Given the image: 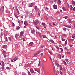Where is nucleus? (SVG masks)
I'll list each match as a JSON object with an SVG mask.
<instances>
[{
    "instance_id": "obj_1",
    "label": "nucleus",
    "mask_w": 75,
    "mask_h": 75,
    "mask_svg": "<svg viewBox=\"0 0 75 75\" xmlns=\"http://www.w3.org/2000/svg\"><path fill=\"white\" fill-rule=\"evenodd\" d=\"M0 11L4 12V6H3L0 9Z\"/></svg>"
},
{
    "instance_id": "obj_2",
    "label": "nucleus",
    "mask_w": 75,
    "mask_h": 75,
    "mask_svg": "<svg viewBox=\"0 0 75 75\" xmlns=\"http://www.w3.org/2000/svg\"><path fill=\"white\" fill-rule=\"evenodd\" d=\"M35 4V3H32L31 4H29V6H30V7H32V6H33V5Z\"/></svg>"
},
{
    "instance_id": "obj_3",
    "label": "nucleus",
    "mask_w": 75,
    "mask_h": 75,
    "mask_svg": "<svg viewBox=\"0 0 75 75\" xmlns=\"http://www.w3.org/2000/svg\"><path fill=\"white\" fill-rule=\"evenodd\" d=\"M30 71L31 74H33V73H35V72H34V70H33L32 69H30Z\"/></svg>"
},
{
    "instance_id": "obj_4",
    "label": "nucleus",
    "mask_w": 75,
    "mask_h": 75,
    "mask_svg": "<svg viewBox=\"0 0 75 75\" xmlns=\"http://www.w3.org/2000/svg\"><path fill=\"white\" fill-rule=\"evenodd\" d=\"M24 24L26 26H27V25H28V23H27V21H25Z\"/></svg>"
},
{
    "instance_id": "obj_5",
    "label": "nucleus",
    "mask_w": 75,
    "mask_h": 75,
    "mask_svg": "<svg viewBox=\"0 0 75 75\" xmlns=\"http://www.w3.org/2000/svg\"><path fill=\"white\" fill-rule=\"evenodd\" d=\"M35 10L36 11H38L39 9L37 6H35Z\"/></svg>"
},
{
    "instance_id": "obj_6",
    "label": "nucleus",
    "mask_w": 75,
    "mask_h": 75,
    "mask_svg": "<svg viewBox=\"0 0 75 75\" xmlns=\"http://www.w3.org/2000/svg\"><path fill=\"white\" fill-rule=\"evenodd\" d=\"M29 46H32L33 45V42H31L29 43Z\"/></svg>"
},
{
    "instance_id": "obj_7",
    "label": "nucleus",
    "mask_w": 75,
    "mask_h": 75,
    "mask_svg": "<svg viewBox=\"0 0 75 75\" xmlns=\"http://www.w3.org/2000/svg\"><path fill=\"white\" fill-rule=\"evenodd\" d=\"M72 41H74V39H71L69 40V42H71Z\"/></svg>"
},
{
    "instance_id": "obj_8",
    "label": "nucleus",
    "mask_w": 75,
    "mask_h": 75,
    "mask_svg": "<svg viewBox=\"0 0 75 75\" xmlns=\"http://www.w3.org/2000/svg\"><path fill=\"white\" fill-rule=\"evenodd\" d=\"M66 27H68V28H71V25H66Z\"/></svg>"
},
{
    "instance_id": "obj_9",
    "label": "nucleus",
    "mask_w": 75,
    "mask_h": 75,
    "mask_svg": "<svg viewBox=\"0 0 75 75\" xmlns=\"http://www.w3.org/2000/svg\"><path fill=\"white\" fill-rule=\"evenodd\" d=\"M35 30H33L31 31V33H32V34H34L35 33Z\"/></svg>"
},
{
    "instance_id": "obj_10",
    "label": "nucleus",
    "mask_w": 75,
    "mask_h": 75,
    "mask_svg": "<svg viewBox=\"0 0 75 75\" xmlns=\"http://www.w3.org/2000/svg\"><path fill=\"white\" fill-rule=\"evenodd\" d=\"M35 21L37 24H38L40 22V21L38 20H35Z\"/></svg>"
},
{
    "instance_id": "obj_11",
    "label": "nucleus",
    "mask_w": 75,
    "mask_h": 75,
    "mask_svg": "<svg viewBox=\"0 0 75 75\" xmlns=\"http://www.w3.org/2000/svg\"><path fill=\"white\" fill-rule=\"evenodd\" d=\"M53 8L54 9H57V6L56 5L53 6Z\"/></svg>"
},
{
    "instance_id": "obj_12",
    "label": "nucleus",
    "mask_w": 75,
    "mask_h": 75,
    "mask_svg": "<svg viewBox=\"0 0 75 75\" xmlns=\"http://www.w3.org/2000/svg\"><path fill=\"white\" fill-rule=\"evenodd\" d=\"M23 32H21L20 33V36H23Z\"/></svg>"
},
{
    "instance_id": "obj_13",
    "label": "nucleus",
    "mask_w": 75,
    "mask_h": 75,
    "mask_svg": "<svg viewBox=\"0 0 75 75\" xmlns=\"http://www.w3.org/2000/svg\"><path fill=\"white\" fill-rule=\"evenodd\" d=\"M63 10H64L65 11H67V10H68V9H67V10H66V9H65V7H63L62 8Z\"/></svg>"
},
{
    "instance_id": "obj_14",
    "label": "nucleus",
    "mask_w": 75,
    "mask_h": 75,
    "mask_svg": "<svg viewBox=\"0 0 75 75\" xmlns=\"http://www.w3.org/2000/svg\"><path fill=\"white\" fill-rule=\"evenodd\" d=\"M17 59H18V58H17L16 57H15L14 58L13 60H14V61H17Z\"/></svg>"
},
{
    "instance_id": "obj_15",
    "label": "nucleus",
    "mask_w": 75,
    "mask_h": 75,
    "mask_svg": "<svg viewBox=\"0 0 75 75\" xmlns=\"http://www.w3.org/2000/svg\"><path fill=\"white\" fill-rule=\"evenodd\" d=\"M58 55L60 59H61V55L59 53L58 54Z\"/></svg>"
},
{
    "instance_id": "obj_16",
    "label": "nucleus",
    "mask_w": 75,
    "mask_h": 75,
    "mask_svg": "<svg viewBox=\"0 0 75 75\" xmlns=\"http://www.w3.org/2000/svg\"><path fill=\"white\" fill-rule=\"evenodd\" d=\"M7 47V46L6 45H4L3 47V48H5V49Z\"/></svg>"
},
{
    "instance_id": "obj_17",
    "label": "nucleus",
    "mask_w": 75,
    "mask_h": 75,
    "mask_svg": "<svg viewBox=\"0 0 75 75\" xmlns=\"http://www.w3.org/2000/svg\"><path fill=\"white\" fill-rule=\"evenodd\" d=\"M2 68L3 69H4V64L2 65Z\"/></svg>"
},
{
    "instance_id": "obj_18",
    "label": "nucleus",
    "mask_w": 75,
    "mask_h": 75,
    "mask_svg": "<svg viewBox=\"0 0 75 75\" xmlns=\"http://www.w3.org/2000/svg\"><path fill=\"white\" fill-rule=\"evenodd\" d=\"M72 4H74V5H75V1H72Z\"/></svg>"
},
{
    "instance_id": "obj_19",
    "label": "nucleus",
    "mask_w": 75,
    "mask_h": 75,
    "mask_svg": "<svg viewBox=\"0 0 75 75\" xmlns=\"http://www.w3.org/2000/svg\"><path fill=\"white\" fill-rule=\"evenodd\" d=\"M61 1L59 0L58 1V4H61Z\"/></svg>"
},
{
    "instance_id": "obj_20",
    "label": "nucleus",
    "mask_w": 75,
    "mask_h": 75,
    "mask_svg": "<svg viewBox=\"0 0 75 75\" xmlns=\"http://www.w3.org/2000/svg\"><path fill=\"white\" fill-rule=\"evenodd\" d=\"M63 30L64 31H66V30H67V28H63Z\"/></svg>"
},
{
    "instance_id": "obj_21",
    "label": "nucleus",
    "mask_w": 75,
    "mask_h": 75,
    "mask_svg": "<svg viewBox=\"0 0 75 75\" xmlns=\"http://www.w3.org/2000/svg\"><path fill=\"white\" fill-rule=\"evenodd\" d=\"M14 14L16 17V18H17L18 17V16H17V14L16 13H15Z\"/></svg>"
},
{
    "instance_id": "obj_22",
    "label": "nucleus",
    "mask_w": 75,
    "mask_h": 75,
    "mask_svg": "<svg viewBox=\"0 0 75 75\" xmlns=\"http://www.w3.org/2000/svg\"><path fill=\"white\" fill-rule=\"evenodd\" d=\"M20 28L19 26H18L16 27V29L17 30H19V29H20Z\"/></svg>"
},
{
    "instance_id": "obj_23",
    "label": "nucleus",
    "mask_w": 75,
    "mask_h": 75,
    "mask_svg": "<svg viewBox=\"0 0 75 75\" xmlns=\"http://www.w3.org/2000/svg\"><path fill=\"white\" fill-rule=\"evenodd\" d=\"M67 42H68V41L67 40H66L65 41V45H67Z\"/></svg>"
},
{
    "instance_id": "obj_24",
    "label": "nucleus",
    "mask_w": 75,
    "mask_h": 75,
    "mask_svg": "<svg viewBox=\"0 0 75 75\" xmlns=\"http://www.w3.org/2000/svg\"><path fill=\"white\" fill-rule=\"evenodd\" d=\"M42 37H43V38H46V36H45V35H43Z\"/></svg>"
},
{
    "instance_id": "obj_25",
    "label": "nucleus",
    "mask_w": 75,
    "mask_h": 75,
    "mask_svg": "<svg viewBox=\"0 0 75 75\" xmlns=\"http://www.w3.org/2000/svg\"><path fill=\"white\" fill-rule=\"evenodd\" d=\"M16 11L18 13V14H19V11H18V8H17L16 9Z\"/></svg>"
},
{
    "instance_id": "obj_26",
    "label": "nucleus",
    "mask_w": 75,
    "mask_h": 75,
    "mask_svg": "<svg viewBox=\"0 0 75 75\" xmlns=\"http://www.w3.org/2000/svg\"><path fill=\"white\" fill-rule=\"evenodd\" d=\"M60 69L61 71L62 70V67H61V66L60 67Z\"/></svg>"
},
{
    "instance_id": "obj_27",
    "label": "nucleus",
    "mask_w": 75,
    "mask_h": 75,
    "mask_svg": "<svg viewBox=\"0 0 75 75\" xmlns=\"http://www.w3.org/2000/svg\"><path fill=\"white\" fill-rule=\"evenodd\" d=\"M28 72L29 75H31V73H30V72L29 71H28Z\"/></svg>"
},
{
    "instance_id": "obj_28",
    "label": "nucleus",
    "mask_w": 75,
    "mask_h": 75,
    "mask_svg": "<svg viewBox=\"0 0 75 75\" xmlns=\"http://www.w3.org/2000/svg\"><path fill=\"white\" fill-rule=\"evenodd\" d=\"M70 7H71L70 10H72V8H73V7H72V6H70Z\"/></svg>"
},
{
    "instance_id": "obj_29",
    "label": "nucleus",
    "mask_w": 75,
    "mask_h": 75,
    "mask_svg": "<svg viewBox=\"0 0 75 75\" xmlns=\"http://www.w3.org/2000/svg\"><path fill=\"white\" fill-rule=\"evenodd\" d=\"M63 18H65V19H67V18H68V16H66L65 17H63Z\"/></svg>"
},
{
    "instance_id": "obj_30",
    "label": "nucleus",
    "mask_w": 75,
    "mask_h": 75,
    "mask_svg": "<svg viewBox=\"0 0 75 75\" xmlns=\"http://www.w3.org/2000/svg\"><path fill=\"white\" fill-rule=\"evenodd\" d=\"M18 35H17L16 34V36H15V37L16 38H18Z\"/></svg>"
},
{
    "instance_id": "obj_31",
    "label": "nucleus",
    "mask_w": 75,
    "mask_h": 75,
    "mask_svg": "<svg viewBox=\"0 0 75 75\" xmlns=\"http://www.w3.org/2000/svg\"><path fill=\"white\" fill-rule=\"evenodd\" d=\"M50 41L51 42H52V43H54V41H53V40H50Z\"/></svg>"
},
{
    "instance_id": "obj_32",
    "label": "nucleus",
    "mask_w": 75,
    "mask_h": 75,
    "mask_svg": "<svg viewBox=\"0 0 75 75\" xmlns=\"http://www.w3.org/2000/svg\"><path fill=\"white\" fill-rule=\"evenodd\" d=\"M42 25H45V23H43L42 24Z\"/></svg>"
},
{
    "instance_id": "obj_33",
    "label": "nucleus",
    "mask_w": 75,
    "mask_h": 75,
    "mask_svg": "<svg viewBox=\"0 0 75 75\" xmlns=\"http://www.w3.org/2000/svg\"><path fill=\"white\" fill-rule=\"evenodd\" d=\"M5 40L6 41H8V40L7 39V37H6Z\"/></svg>"
},
{
    "instance_id": "obj_34",
    "label": "nucleus",
    "mask_w": 75,
    "mask_h": 75,
    "mask_svg": "<svg viewBox=\"0 0 75 75\" xmlns=\"http://www.w3.org/2000/svg\"><path fill=\"white\" fill-rule=\"evenodd\" d=\"M22 75H26V74L25 73H23L22 74Z\"/></svg>"
},
{
    "instance_id": "obj_35",
    "label": "nucleus",
    "mask_w": 75,
    "mask_h": 75,
    "mask_svg": "<svg viewBox=\"0 0 75 75\" xmlns=\"http://www.w3.org/2000/svg\"><path fill=\"white\" fill-rule=\"evenodd\" d=\"M33 23L35 25H37V23H36V22H34Z\"/></svg>"
},
{
    "instance_id": "obj_36",
    "label": "nucleus",
    "mask_w": 75,
    "mask_h": 75,
    "mask_svg": "<svg viewBox=\"0 0 75 75\" xmlns=\"http://www.w3.org/2000/svg\"><path fill=\"white\" fill-rule=\"evenodd\" d=\"M37 71L38 72V73H40V70L39 69Z\"/></svg>"
},
{
    "instance_id": "obj_37",
    "label": "nucleus",
    "mask_w": 75,
    "mask_h": 75,
    "mask_svg": "<svg viewBox=\"0 0 75 75\" xmlns=\"http://www.w3.org/2000/svg\"><path fill=\"white\" fill-rule=\"evenodd\" d=\"M62 41H65V39L63 38H62Z\"/></svg>"
},
{
    "instance_id": "obj_38",
    "label": "nucleus",
    "mask_w": 75,
    "mask_h": 75,
    "mask_svg": "<svg viewBox=\"0 0 75 75\" xmlns=\"http://www.w3.org/2000/svg\"><path fill=\"white\" fill-rule=\"evenodd\" d=\"M69 21L70 23H72V21H71V19H69Z\"/></svg>"
},
{
    "instance_id": "obj_39",
    "label": "nucleus",
    "mask_w": 75,
    "mask_h": 75,
    "mask_svg": "<svg viewBox=\"0 0 75 75\" xmlns=\"http://www.w3.org/2000/svg\"><path fill=\"white\" fill-rule=\"evenodd\" d=\"M60 50H61V52H62V51H63V49H62V48H60Z\"/></svg>"
},
{
    "instance_id": "obj_40",
    "label": "nucleus",
    "mask_w": 75,
    "mask_h": 75,
    "mask_svg": "<svg viewBox=\"0 0 75 75\" xmlns=\"http://www.w3.org/2000/svg\"><path fill=\"white\" fill-rule=\"evenodd\" d=\"M63 62L64 63L65 65H67V63H66V62H65V61H63Z\"/></svg>"
},
{
    "instance_id": "obj_41",
    "label": "nucleus",
    "mask_w": 75,
    "mask_h": 75,
    "mask_svg": "<svg viewBox=\"0 0 75 75\" xmlns=\"http://www.w3.org/2000/svg\"><path fill=\"white\" fill-rule=\"evenodd\" d=\"M41 65V62H39L38 64V66H40Z\"/></svg>"
},
{
    "instance_id": "obj_42",
    "label": "nucleus",
    "mask_w": 75,
    "mask_h": 75,
    "mask_svg": "<svg viewBox=\"0 0 75 75\" xmlns=\"http://www.w3.org/2000/svg\"><path fill=\"white\" fill-rule=\"evenodd\" d=\"M75 36H74L73 35H72L71 36L72 38H75Z\"/></svg>"
},
{
    "instance_id": "obj_43",
    "label": "nucleus",
    "mask_w": 75,
    "mask_h": 75,
    "mask_svg": "<svg viewBox=\"0 0 75 75\" xmlns=\"http://www.w3.org/2000/svg\"><path fill=\"white\" fill-rule=\"evenodd\" d=\"M1 62H2V64L4 65V62L3 61H2Z\"/></svg>"
},
{
    "instance_id": "obj_44",
    "label": "nucleus",
    "mask_w": 75,
    "mask_h": 75,
    "mask_svg": "<svg viewBox=\"0 0 75 75\" xmlns=\"http://www.w3.org/2000/svg\"><path fill=\"white\" fill-rule=\"evenodd\" d=\"M8 38H9V40H11V37H9Z\"/></svg>"
},
{
    "instance_id": "obj_45",
    "label": "nucleus",
    "mask_w": 75,
    "mask_h": 75,
    "mask_svg": "<svg viewBox=\"0 0 75 75\" xmlns=\"http://www.w3.org/2000/svg\"><path fill=\"white\" fill-rule=\"evenodd\" d=\"M3 52L4 54H5V53H6V52L4 50L3 51Z\"/></svg>"
},
{
    "instance_id": "obj_46",
    "label": "nucleus",
    "mask_w": 75,
    "mask_h": 75,
    "mask_svg": "<svg viewBox=\"0 0 75 75\" xmlns=\"http://www.w3.org/2000/svg\"><path fill=\"white\" fill-rule=\"evenodd\" d=\"M44 45H43V46H42L41 47V48H44Z\"/></svg>"
},
{
    "instance_id": "obj_47",
    "label": "nucleus",
    "mask_w": 75,
    "mask_h": 75,
    "mask_svg": "<svg viewBox=\"0 0 75 75\" xmlns=\"http://www.w3.org/2000/svg\"><path fill=\"white\" fill-rule=\"evenodd\" d=\"M49 52L50 53L51 55H52V52H51L50 51H49Z\"/></svg>"
},
{
    "instance_id": "obj_48",
    "label": "nucleus",
    "mask_w": 75,
    "mask_h": 75,
    "mask_svg": "<svg viewBox=\"0 0 75 75\" xmlns=\"http://www.w3.org/2000/svg\"><path fill=\"white\" fill-rule=\"evenodd\" d=\"M23 41H25V40L24 38H23Z\"/></svg>"
},
{
    "instance_id": "obj_49",
    "label": "nucleus",
    "mask_w": 75,
    "mask_h": 75,
    "mask_svg": "<svg viewBox=\"0 0 75 75\" xmlns=\"http://www.w3.org/2000/svg\"><path fill=\"white\" fill-rule=\"evenodd\" d=\"M47 50V48H45V49L44 51H45Z\"/></svg>"
},
{
    "instance_id": "obj_50",
    "label": "nucleus",
    "mask_w": 75,
    "mask_h": 75,
    "mask_svg": "<svg viewBox=\"0 0 75 75\" xmlns=\"http://www.w3.org/2000/svg\"><path fill=\"white\" fill-rule=\"evenodd\" d=\"M56 64L57 65V66H58V65H59V64L58 63H56Z\"/></svg>"
},
{
    "instance_id": "obj_51",
    "label": "nucleus",
    "mask_w": 75,
    "mask_h": 75,
    "mask_svg": "<svg viewBox=\"0 0 75 75\" xmlns=\"http://www.w3.org/2000/svg\"><path fill=\"white\" fill-rule=\"evenodd\" d=\"M42 56L43 55V53H41L40 54Z\"/></svg>"
},
{
    "instance_id": "obj_52",
    "label": "nucleus",
    "mask_w": 75,
    "mask_h": 75,
    "mask_svg": "<svg viewBox=\"0 0 75 75\" xmlns=\"http://www.w3.org/2000/svg\"><path fill=\"white\" fill-rule=\"evenodd\" d=\"M14 25H14V23H13L12 26H13V27H14Z\"/></svg>"
},
{
    "instance_id": "obj_53",
    "label": "nucleus",
    "mask_w": 75,
    "mask_h": 75,
    "mask_svg": "<svg viewBox=\"0 0 75 75\" xmlns=\"http://www.w3.org/2000/svg\"><path fill=\"white\" fill-rule=\"evenodd\" d=\"M67 53L68 54H70V52H67Z\"/></svg>"
},
{
    "instance_id": "obj_54",
    "label": "nucleus",
    "mask_w": 75,
    "mask_h": 75,
    "mask_svg": "<svg viewBox=\"0 0 75 75\" xmlns=\"http://www.w3.org/2000/svg\"><path fill=\"white\" fill-rule=\"evenodd\" d=\"M42 69H44V66L43 65H42Z\"/></svg>"
},
{
    "instance_id": "obj_55",
    "label": "nucleus",
    "mask_w": 75,
    "mask_h": 75,
    "mask_svg": "<svg viewBox=\"0 0 75 75\" xmlns=\"http://www.w3.org/2000/svg\"><path fill=\"white\" fill-rule=\"evenodd\" d=\"M40 38H42V35H40Z\"/></svg>"
},
{
    "instance_id": "obj_56",
    "label": "nucleus",
    "mask_w": 75,
    "mask_h": 75,
    "mask_svg": "<svg viewBox=\"0 0 75 75\" xmlns=\"http://www.w3.org/2000/svg\"><path fill=\"white\" fill-rule=\"evenodd\" d=\"M56 48H57L58 50H59V47H57V46L56 47Z\"/></svg>"
},
{
    "instance_id": "obj_57",
    "label": "nucleus",
    "mask_w": 75,
    "mask_h": 75,
    "mask_svg": "<svg viewBox=\"0 0 75 75\" xmlns=\"http://www.w3.org/2000/svg\"><path fill=\"white\" fill-rule=\"evenodd\" d=\"M38 55V54H37L36 53L34 55L35 56H36V55Z\"/></svg>"
},
{
    "instance_id": "obj_58",
    "label": "nucleus",
    "mask_w": 75,
    "mask_h": 75,
    "mask_svg": "<svg viewBox=\"0 0 75 75\" xmlns=\"http://www.w3.org/2000/svg\"><path fill=\"white\" fill-rule=\"evenodd\" d=\"M49 24V25H51V26H52V25L51 24V23H50Z\"/></svg>"
},
{
    "instance_id": "obj_59",
    "label": "nucleus",
    "mask_w": 75,
    "mask_h": 75,
    "mask_svg": "<svg viewBox=\"0 0 75 75\" xmlns=\"http://www.w3.org/2000/svg\"><path fill=\"white\" fill-rule=\"evenodd\" d=\"M73 10H74V11H75V7H74V8H73Z\"/></svg>"
},
{
    "instance_id": "obj_60",
    "label": "nucleus",
    "mask_w": 75,
    "mask_h": 75,
    "mask_svg": "<svg viewBox=\"0 0 75 75\" xmlns=\"http://www.w3.org/2000/svg\"><path fill=\"white\" fill-rule=\"evenodd\" d=\"M60 11L61 13H62V10H60Z\"/></svg>"
},
{
    "instance_id": "obj_61",
    "label": "nucleus",
    "mask_w": 75,
    "mask_h": 75,
    "mask_svg": "<svg viewBox=\"0 0 75 75\" xmlns=\"http://www.w3.org/2000/svg\"><path fill=\"white\" fill-rule=\"evenodd\" d=\"M21 23H22V24H23V21H21Z\"/></svg>"
},
{
    "instance_id": "obj_62",
    "label": "nucleus",
    "mask_w": 75,
    "mask_h": 75,
    "mask_svg": "<svg viewBox=\"0 0 75 75\" xmlns=\"http://www.w3.org/2000/svg\"><path fill=\"white\" fill-rule=\"evenodd\" d=\"M60 74H62V71H60Z\"/></svg>"
},
{
    "instance_id": "obj_63",
    "label": "nucleus",
    "mask_w": 75,
    "mask_h": 75,
    "mask_svg": "<svg viewBox=\"0 0 75 75\" xmlns=\"http://www.w3.org/2000/svg\"><path fill=\"white\" fill-rule=\"evenodd\" d=\"M36 53L38 54H40V52H38Z\"/></svg>"
},
{
    "instance_id": "obj_64",
    "label": "nucleus",
    "mask_w": 75,
    "mask_h": 75,
    "mask_svg": "<svg viewBox=\"0 0 75 75\" xmlns=\"http://www.w3.org/2000/svg\"><path fill=\"white\" fill-rule=\"evenodd\" d=\"M55 64L57 63V60L55 61Z\"/></svg>"
}]
</instances>
